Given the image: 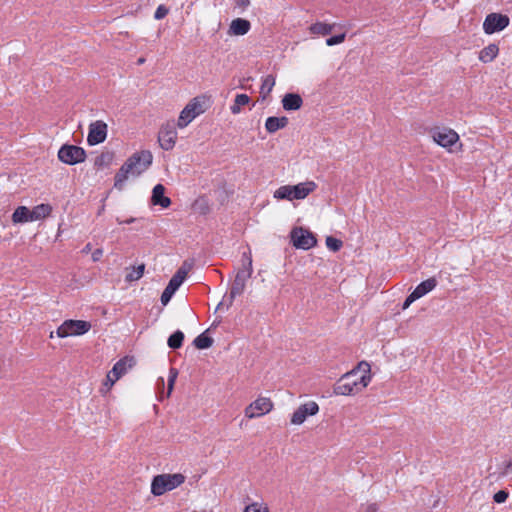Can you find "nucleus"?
I'll list each match as a JSON object with an SVG mask.
<instances>
[{"label":"nucleus","instance_id":"nucleus-18","mask_svg":"<svg viewBox=\"0 0 512 512\" xmlns=\"http://www.w3.org/2000/svg\"><path fill=\"white\" fill-rule=\"evenodd\" d=\"M303 105L301 96L297 93H287L282 98V106L286 111L299 110Z\"/></svg>","mask_w":512,"mask_h":512},{"label":"nucleus","instance_id":"nucleus-47","mask_svg":"<svg viewBox=\"0 0 512 512\" xmlns=\"http://www.w3.org/2000/svg\"><path fill=\"white\" fill-rule=\"evenodd\" d=\"M104 207H102L101 209H99V212L98 214H101V212L103 211Z\"/></svg>","mask_w":512,"mask_h":512},{"label":"nucleus","instance_id":"nucleus-45","mask_svg":"<svg viewBox=\"0 0 512 512\" xmlns=\"http://www.w3.org/2000/svg\"><path fill=\"white\" fill-rule=\"evenodd\" d=\"M144 62H145V58L140 57V58L137 60V62H136V63H137V65H142V64H144Z\"/></svg>","mask_w":512,"mask_h":512},{"label":"nucleus","instance_id":"nucleus-3","mask_svg":"<svg viewBox=\"0 0 512 512\" xmlns=\"http://www.w3.org/2000/svg\"><path fill=\"white\" fill-rule=\"evenodd\" d=\"M252 272L253 267L251 252H244L241 258V268H239L235 276L230 289V293L228 296L224 297L222 302L218 304L217 309H219L224 303H226L227 307H230L233 304L234 299L244 292L246 282L251 277Z\"/></svg>","mask_w":512,"mask_h":512},{"label":"nucleus","instance_id":"nucleus-12","mask_svg":"<svg viewBox=\"0 0 512 512\" xmlns=\"http://www.w3.org/2000/svg\"><path fill=\"white\" fill-rule=\"evenodd\" d=\"M273 408L270 398L259 397L245 409V416L249 419L260 417L269 413Z\"/></svg>","mask_w":512,"mask_h":512},{"label":"nucleus","instance_id":"nucleus-46","mask_svg":"<svg viewBox=\"0 0 512 512\" xmlns=\"http://www.w3.org/2000/svg\"><path fill=\"white\" fill-rule=\"evenodd\" d=\"M90 250H91V244H90V243H88V244L84 247L83 252H88V251H90Z\"/></svg>","mask_w":512,"mask_h":512},{"label":"nucleus","instance_id":"nucleus-30","mask_svg":"<svg viewBox=\"0 0 512 512\" xmlns=\"http://www.w3.org/2000/svg\"><path fill=\"white\" fill-rule=\"evenodd\" d=\"M184 340V333L180 330L175 331L168 338L167 344L171 349H179Z\"/></svg>","mask_w":512,"mask_h":512},{"label":"nucleus","instance_id":"nucleus-15","mask_svg":"<svg viewBox=\"0 0 512 512\" xmlns=\"http://www.w3.org/2000/svg\"><path fill=\"white\" fill-rule=\"evenodd\" d=\"M433 140L444 148H449L459 140V135L450 128H436L432 131Z\"/></svg>","mask_w":512,"mask_h":512},{"label":"nucleus","instance_id":"nucleus-39","mask_svg":"<svg viewBox=\"0 0 512 512\" xmlns=\"http://www.w3.org/2000/svg\"><path fill=\"white\" fill-rule=\"evenodd\" d=\"M173 295L174 294L169 292L167 289H164V291L162 292L161 298H160L161 303L163 305H167L169 303V301L171 300Z\"/></svg>","mask_w":512,"mask_h":512},{"label":"nucleus","instance_id":"nucleus-22","mask_svg":"<svg viewBox=\"0 0 512 512\" xmlns=\"http://www.w3.org/2000/svg\"><path fill=\"white\" fill-rule=\"evenodd\" d=\"M31 211V218L33 221L45 219L52 212V206L50 204H39L35 206Z\"/></svg>","mask_w":512,"mask_h":512},{"label":"nucleus","instance_id":"nucleus-27","mask_svg":"<svg viewBox=\"0 0 512 512\" xmlns=\"http://www.w3.org/2000/svg\"><path fill=\"white\" fill-rule=\"evenodd\" d=\"M250 22L243 18H237L232 21L229 32H248L250 30Z\"/></svg>","mask_w":512,"mask_h":512},{"label":"nucleus","instance_id":"nucleus-4","mask_svg":"<svg viewBox=\"0 0 512 512\" xmlns=\"http://www.w3.org/2000/svg\"><path fill=\"white\" fill-rule=\"evenodd\" d=\"M317 188L313 181L299 183L297 185L280 186L274 193V198L279 200H300L306 198Z\"/></svg>","mask_w":512,"mask_h":512},{"label":"nucleus","instance_id":"nucleus-16","mask_svg":"<svg viewBox=\"0 0 512 512\" xmlns=\"http://www.w3.org/2000/svg\"><path fill=\"white\" fill-rule=\"evenodd\" d=\"M319 411V406L316 402L310 401L300 405L291 416V423L294 425L302 424L308 416H313Z\"/></svg>","mask_w":512,"mask_h":512},{"label":"nucleus","instance_id":"nucleus-17","mask_svg":"<svg viewBox=\"0 0 512 512\" xmlns=\"http://www.w3.org/2000/svg\"><path fill=\"white\" fill-rule=\"evenodd\" d=\"M165 187L162 184H157L152 190L151 202L153 205H159L162 208H168L171 204L169 197L165 196Z\"/></svg>","mask_w":512,"mask_h":512},{"label":"nucleus","instance_id":"nucleus-8","mask_svg":"<svg viewBox=\"0 0 512 512\" xmlns=\"http://www.w3.org/2000/svg\"><path fill=\"white\" fill-rule=\"evenodd\" d=\"M58 158L68 165L82 163L86 159V152L82 147L64 144L58 151Z\"/></svg>","mask_w":512,"mask_h":512},{"label":"nucleus","instance_id":"nucleus-26","mask_svg":"<svg viewBox=\"0 0 512 512\" xmlns=\"http://www.w3.org/2000/svg\"><path fill=\"white\" fill-rule=\"evenodd\" d=\"M275 86V77L273 75H267L262 80V85L260 88V94L262 100H265L266 97L271 93L273 87Z\"/></svg>","mask_w":512,"mask_h":512},{"label":"nucleus","instance_id":"nucleus-24","mask_svg":"<svg viewBox=\"0 0 512 512\" xmlns=\"http://www.w3.org/2000/svg\"><path fill=\"white\" fill-rule=\"evenodd\" d=\"M114 160V152L106 151L102 152L95 158L94 166L98 169H104L109 167Z\"/></svg>","mask_w":512,"mask_h":512},{"label":"nucleus","instance_id":"nucleus-36","mask_svg":"<svg viewBox=\"0 0 512 512\" xmlns=\"http://www.w3.org/2000/svg\"><path fill=\"white\" fill-rule=\"evenodd\" d=\"M169 9L165 5H159L155 11L154 18L161 20L167 16Z\"/></svg>","mask_w":512,"mask_h":512},{"label":"nucleus","instance_id":"nucleus-7","mask_svg":"<svg viewBox=\"0 0 512 512\" xmlns=\"http://www.w3.org/2000/svg\"><path fill=\"white\" fill-rule=\"evenodd\" d=\"M205 112L202 101L199 97L193 98L180 112L177 126L179 128H185L190 122H192L198 115Z\"/></svg>","mask_w":512,"mask_h":512},{"label":"nucleus","instance_id":"nucleus-10","mask_svg":"<svg viewBox=\"0 0 512 512\" xmlns=\"http://www.w3.org/2000/svg\"><path fill=\"white\" fill-rule=\"evenodd\" d=\"M133 366V358L132 357H124L117 361L112 370H110L106 376V381L104 382V385L107 387V389H110L114 383L119 380L128 370V368H131Z\"/></svg>","mask_w":512,"mask_h":512},{"label":"nucleus","instance_id":"nucleus-33","mask_svg":"<svg viewBox=\"0 0 512 512\" xmlns=\"http://www.w3.org/2000/svg\"><path fill=\"white\" fill-rule=\"evenodd\" d=\"M342 245V241L333 236H328L326 238V246L333 252L339 251Z\"/></svg>","mask_w":512,"mask_h":512},{"label":"nucleus","instance_id":"nucleus-1","mask_svg":"<svg viewBox=\"0 0 512 512\" xmlns=\"http://www.w3.org/2000/svg\"><path fill=\"white\" fill-rule=\"evenodd\" d=\"M370 370V364L366 361H361L354 369L345 373L336 382L333 387L334 394L348 396L367 387L371 380Z\"/></svg>","mask_w":512,"mask_h":512},{"label":"nucleus","instance_id":"nucleus-41","mask_svg":"<svg viewBox=\"0 0 512 512\" xmlns=\"http://www.w3.org/2000/svg\"><path fill=\"white\" fill-rule=\"evenodd\" d=\"M102 255H103V250L102 249H96L92 253V260L94 262H97V261H99L101 259Z\"/></svg>","mask_w":512,"mask_h":512},{"label":"nucleus","instance_id":"nucleus-38","mask_svg":"<svg viewBox=\"0 0 512 512\" xmlns=\"http://www.w3.org/2000/svg\"><path fill=\"white\" fill-rule=\"evenodd\" d=\"M244 512H269L267 507H261L258 503H252L245 507Z\"/></svg>","mask_w":512,"mask_h":512},{"label":"nucleus","instance_id":"nucleus-34","mask_svg":"<svg viewBox=\"0 0 512 512\" xmlns=\"http://www.w3.org/2000/svg\"><path fill=\"white\" fill-rule=\"evenodd\" d=\"M178 376V371L175 368H171L169 371V377H168V387H167V397L170 396L174 383L176 381V378Z\"/></svg>","mask_w":512,"mask_h":512},{"label":"nucleus","instance_id":"nucleus-14","mask_svg":"<svg viewBox=\"0 0 512 512\" xmlns=\"http://www.w3.org/2000/svg\"><path fill=\"white\" fill-rule=\"evenodd\" d=\"M510 19L501 13H490L486 16L483 28L484 32H500L509 25Z\"/></svg>","mask_w":512,"mask_h":512},{"label":"nucleus","instance_id":"nucleus-35","mask_svg":"<svg viewBox=\"0 0 512 512\" xmlns=\"http://www.w3.org/2000/svg\"><path fill=\"white\" fill-rule=\"evenodd\" d=\"M346 34H335L334 36L326 39V45L333 46L336 44H340L345 40Z\"/></svg>","mask_w":512,"mask_h":512},{"label":"nucleus","instance_id":"nucleus-21","mask_svg":"<svg viewBox=\"0 0 512 512\" xmlns=\"http://www.w3.org/2000/svg\"><path fill=\"white\" fill-rule=\"evenodd\" d=\"M437 286V280L435 278H429L425 281H422L420 284L416 286V288L412 291L415 296L419 299L432 291Z\"/></svg>","mask_w":512,"mask_h":512},{"label":"nucleus","instance_id":"nucleus-44","mask_svg":"<svg viewBox=\"0 0 512 512\" xmlns=\"http://www.w3.org/2000/svg\"><path fill=\"white\" fill-rule=\"evenodd\" d=\"M134 221H135V218H133V217H131V218H129V219H127V220H125V221H122V220H120L119 218H117V222H118L119 224H123V223L131 224V223H133Z\"/></svg>","mask_w":512,"mask_h":512},{"label":"nucleus","instance_id":"nucleus-25","mask_svg":"<svg viewBox=\"0 0 512 512\" xmlns=\"http://www.w3.org/2000/svg\"><path fill=\"white\" fill-rule=\"evenodd\" d=\"M250 102V97L247 94H237L235 96L233 104L230 106L232 114L236 115L241 112V107L247 105Z\"/></svg>","mask_w":512,"mask_h":512},{"label":"nucleus","instance_id":"nucleus-42","mask_svg":"<svg viewBox=\"0 0 512 512\" xmlns=\"http://www.w3.org/2000/svg\"><path fill=\"white\" fill-rule=\"evenodd\" d=\"M363 512H378V505L376 503L367 504Z\"/></svg>","mask_w":512,"mask_h":512},{"label":"nucleus","instance_id":"nucleus-32","mask_svg":"<svg viewBox=\"0 0 512 512\" xmlns=\"http://www.w3.org/2000/svg\"><path fill=\"white\" fill-rule=\"evenodd\" d=\"M188 274V270L185 269L184 266H182L181 268H179L177 270V272L172 276V278L170 279V283L174 284L176 287H180L182 285V283L184 282L186 276Z\"/></svg>","mask_w":512,"mask_h":512},{"label":"nucleus","instance_id":"nucleus-43","mask_svg":"<svg viewBox=\"0 0 512 512\" xmlns=\"http://www.w3.org/2000/svg\"><path fill=\"white\" fill-rule=\"evenodd\" d=\"M165 289L174 294L178 290V287L169 282Z\"/></svg>","mask_w":512,"mask_h":512},{"label":"nucleus","instance_id":"nucleus-9","mask_svg":"<svg viewBox=\"0 0 512 512\" xmlns=\"http://www.w3.org/2000/svg\"><path fill=\"white\" fill-rule=\"evenodd\" d=\"M291 241L298 249L308 250L317 244L314 234L302 227H296L291 231Z\"/></svg>","mask_w":512,"mask_h":512},{"label":"nucleus","instance_id":"nucleus-6","mask_svg":"<svg viewBox=\"0 0 512 512\" xmlns=\"http://www.w3.org/2000/svg\"><path fill=\"white\" fill-rule=\"evenodd\" d=\"M91 329V323L84 320H65L56 330L59 338L69 336H80L87 333Z\"/></svg>","mask_w":512,"mask_h":512},{"label":"nucleus","instance_id":"nucleus-23","mask_svg":"<svg viewBox=\"0 0 512 512\" xmlns=\"http://www.w3.org/2000/svg\"><path fill=\"white\" fill-rule=\"evenodd\" d=\"M498 52V46L496 44H490L479 52V60L483 63H489L497 57Z\"/></svg>","mask_w":512,"mask_h":512},{"label":"nucleus","instance_id":"nucleus-28","mask_svg":"<svg viewBox=\"0 0 512 512\" xmlns=\"http://www.w3.org/2000/svg\"><path fill=\"white\" fill-rule=\"evenodd\" d=\"M127 270H128V272L126 273L125 280L127 282L137 281L143 276L144 270H145V265L140 264L137 267H132Z\"/></svg>","mask_w":512,"mask_h":512},{"label":"nucleus","instance_id":"nucleus-13","mask_svg":"<svg viewBox=\"0 0 512 512\" xmlns=\"http://www.w3.org/2000/svg\"><path fill=\"white\" fill-rule=\"evenodd\" d=\"M177 131L174 123L164 124L158 134V142L162 149L169 151L175 146Z\"/></svg>","mask_w":512,"mask_h":512},{"label":"nucleus","instance_id":"nucleus-2","mask_svg":"<svg viewBox=\"0 0 512 512\" xmlns=\"http://www.w3.org/2000/svg\"><path fill=\"white\" fill-rule=\"evenodd\" d=\"M153 156L148 150H143L132 154L121 166L114 178V187L117 190L124 188L125 182L129 176L137 177L152 164Z\"/></svg>","mask_w":512,"mask_h":512},{"label":"nucleus","instance_id":"nucleus-37","mask_svg":"<svg viewBox=\"0 0 512 512\" xmlns=\"http://www.w3.org/2000/svg\"><path fill=\"white\" fill-rule=\"evenodd\" d=\"M508 496H509V493L507 491L499 490L498 492H496L494 494L493 500H494V502L501 504L507 500Z\"/></svg>","mask_w":512,"mask_h":512},{"label":"nucleus","instance_id":"nucleus-29","mask_svg":"<svg viewBox=\"0 0 512 512\" xmlns=\"http://www.w3.org/2000/svg\"><path fill=\"white\" fill-rule=\"evenodd\" d=\"M193 344L197 349H208L213 345V339L204 332L194 339Z\"/></svg>","mask_w":512,"mask_h":512},{"label":"nucleus","instance_id":"nucleus-19","mask_svg":"<svg viewBox=\"0 0 512 512\" xmlns=\"http://www.w3.org/2000/svg\"><path fill=\"white\" fill-rule=\"evenodd\" d=\"M288 118L286 116L275 117L271 116L266 119L265 128L268 133H275L288 125Z\"/></svg>","mask_w":512,"mask_h":512},{"label":"nucleus","instance_id":"nucleus-5","mask_svg":"<svg viewBox=\"0 0 512 512\" xmlns=\"http://www.w3.org/2000/svg\"><path fill=\"white\" fill-rule=\"evenodd\" d=\"M184 481L185 476L180 473L157 475L153 478L151 492L155 496H160L167 491L177 488Z\"/></svg>","mask_w":512,"mask_h":512},{"label":"nucleus","instance_id":"nucleus-20","mask_svg":"<svg viewBox=\"0 0 512 512\" xmlns=\"http://www.w3.org/2000/svg\"><path fill=\"white\" fill-rule=\"evenodd\" d=\"M12 222L14 224L32 222L31 211L26 206H19L12 214Z\"/></svg>","mask_w":512,"mask_h":512},{"label":"nucleus","instance_id":"nucleus-31","mask_svg":"<svg viewBox=\"0 0 512 512\" xmlns=\"http://www.w3.org/2000/svg\"><path fill=\"white\" fill-rule=\"evenodd\" d=\"M336 28L342 29L343 27L339 26V25H337L335 23L327 24V23L318 22V23H315V24L311 25L309 30H310V32H313V33H316V32H331L332 30H334Z\"/></svg>","mask_w":512,"mask_h":512},{"label":"nucleus","instance_id":"nucleus-40","mask_svg":"<svg viewBox=\"0 0 512 512\" xmlns=\"http://www.w3.org/2000/svg\"><path fill=\"white\" fill-rule=\"evenodd\" d=\"M418 300V298L415 296V294L413 292H411L407 298L405 299L404 303H403V309H407L414 301Z\"/></svg>","mask_w":512,"mask_h":512},{"label":"nucleus","instance_id":"nucleus-11","mask_svg":"<svg viewBox=\"0 0 512 512\" xmlns=\"http://www.w3.org/2000/svg\"><path fill=\"white\" fill-rule=\"evenodd\" d=\"M108 126L104 121L97 120L90 123L88 128L87 143L94 146L103 143L107 137Z\"/></svg>","mask_w":512,"mask_h":512}]
</instances>
